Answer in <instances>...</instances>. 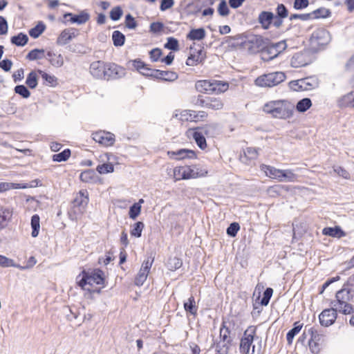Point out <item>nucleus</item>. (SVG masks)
<instances>
[{"label":"nucleus","instance_id":"a211bd4d","mask_svg":"<svg viewBox=\"0 0 354 354\" xmlns=\"http://www.w3.org/2000/svg\"><path fill=\"white\" fill-rule=\"evenodd\" d=\"M106 63L102 61L93 62L90 65V73L96 79H104L105 75Z\"/></svg>","mask_w":354,"mask_h":354},{"label":"nucleus","instance_id":"2eb2a0df","mask_svg":"<svg viewBox=\"0 0 354 354\" xmlns=\"http://www.w3.org/2000/svg\"><path fill=\"white\" fill-rule=\"evenodd\" d=\"M176 118L179 116L181 121H196L199 119H203L207 116L205 111H196L193 110H183L180 114H176Z\"/></svg>","mask_w":354,"mask_h":354},{"label":"nucleus","instance_id":"f3484780","mask_svg":"<svg viewBox=\"0 0 354 354\" xmlns=\"http://www.w3.org/2000/svg\"><path fill=\"white\" fill-rule=\"evenodd\" d=\"M274 19V14L271 11H261L258 16V23L263 30H268Z\"/></svg>","mask_w":354,"mask_h":354},{"label":"nucleus","instance_id":"de8ad7c7","mask_svg":"<svg viewBox=\"0 0 354 354\" xmlns=\"http://www.w3.org/2000/svg\"><path fill=\"white\" fill-rule=\"evenodd\" d=\"M12 216V212L8 208L0 209V230L7 225L8 220Z\"/></svg>","mask_w":354,"mask_h":354},{"label":"nucleus","instance_id":"0e129e2a","mask_svg":"<svg viewBox=\"0 0 354 354\" xmlns=\"http://www.w3.org/2000/svg\"><path fill=\"white\" fill-rule=\"evenodd\" d=\"M217 11L221 17H226L230 13V9L225 0H221L218 3Z\"/></svg>","mask_w":354,"mask_h":354},{"label":"nucleus","instance_id":"e2e57ef3","mask_svg":"<svg viewBox=\"0 0 354 354\" xmlns=\"http://www.w3.org/2000/svg\"><path fill=\"white\" fill-rule=\"evenodd\" d=\"M240 230V225L236 222L230 224L226 230L227 234L230 237H235Z\"/></svg>","mask_w":354,"mask_h":354},{"label":"nucleus","instance_id":"e433bc0d","mask_svg":"<svg viewBox=\"0 0 354 354\" xmlns=\"http://www.w3.org/2000/svg\"><path fill=\"white\" fill-rule=\"evenodd\" d=\"M46 25L43 21H39L37 25L28 31L29 35L34 38H38L46 30Z\"/></svg>","mask_w":354,"mask_h":354},{"label":"nucleus","instance_id":"f704fd0d","mask_svg":"<svg viewBox=\"0 0 354 354\" xmlns=\"http://www.w3.org/2000/svg\"><path fill=\"white\" fill-rule=\"evenodd\" d=\"M84 209L83 207L72 204L71 207L68 212V218L73 221H77L84 213Z\"/></svg>","mask_w":354,"mask_h":354},{"label":"nucleus","instance_id":"473e14b6","mask_svg":"<svg viewBox=\"0 0 354 354\" xmlns=\"http://www.w3.org/2000/svg\"><path fill=\"white\" fill-rule=\"evenodd\" d=\"M28 41V37L24 32H19L10 38V42L17 46L23 47L27 44Z\"/></svg>","mask_w":354,"mask_h":354},{"label":"nucleus","instance_id":"bb28decb","mask_svg":"<svg viewBox=\"0 0 354 354\" xmlns=\"http://www.w3.org/2000/svg\"><path fill=\"white\" fill-rule=\"evenodd\" d=\"M206 32L203 28H192L187 35V39L192 41H201L205 37Z\"/></svg>","mask_w":354,"mask_h":354},{"label":"nucleus","instance_id":"58836bf2","mask_svg":"<svg viewBox=\"0 0 354 354\" xmlns=\"http://www.w3.org/2000/svg\"><path fill=\"white\" fill-rule=\"evenodd\" d=\"M30 225L32 228L31 236L36 238L39 235L40 229V217L38 214H35L32 216Z\"/></svg>","mask_w":354,"mask_h":354},{"label":"nucleus","instance_id":"0eeeda50","mask_svg":"<svg viewBox=\"0 0 354 354\" xmlns=\"http://www.w3.org/2000/svg\"><path fill=\"white\" fill-rule=\"evenodd\" d=\"M146 77L156 79L165 82H173L178 79V75L176 72L170 71H161L149 68Z\"/></svg>","mask_w":354,"mask_h":354},{"label":"nucleus","instance_id":"9b49d317","mask_svg":"<svg viewBox=\"0 0 354 354\" xmlns=\"http://www.w3.org/2000/svg\"><path fill=\"white\" fill-rule=\"evenodd\" d=\"M337 308L334 306L324 309L319 315L321 326L328 327L333 324L337 317Z\"/></svg>","mask_w":354,"mask_h":354},{"label":"nucleus","instance_id":"393cba45","mask_svg":"<svg viewBox=\"0 0 354 354\" xmlns=\"http://www.w3.org/2000/svg\"><path fill=\"white\" fill-rule=\"evenodd\" d=\"M46 59L54 67L59 68L64 64V59L62 55L61 54L56 55L52 50L47 51Z\"/></svg>","mask_w":354,"mask_h":354},{"label":"nucleus","instance_id":"69168bd1","mask_svg":"<svg viewBox=\"0 0 354 354\" xmlns=\"http://www.w3.org/2000/svg\"><path fill=\"white\" fill-rule=\"evenodd\" d=\"M124 23L126 28L128 29H135L138 26V23L135 18L129 13L126 15Z\"/></svg>","mask_w":354,"mask_h":354},{"label":"nucleus","instance_id":"4be33fe9","mask_svg":"<svg viewBox=\"0 0 354 354\" xmlns=\"http://www.w3.org/2000/svg\"><path fill=\"white\" fill-rule=\"evenodd\" d=\"M168 153L175 156L174 158L176 160L196 158V152L192 149H180L175 151H169Z\"/></svg>","mask_w":354,"mask_h":354},{"label":"nucleus","instance_id":"20e7f679","mask_svg":"<svg viewBox=\"0 0 354 354\" xmlns=\"http://www.w3.org/2000/svg\"><path fill=\"white\" fill-rule=\"evenodd\" d=\"M207 174L205 169L198 168L196 165L176 167L174 175L176 180H188L203 177Z\"/></svg>","mask_w":354,"mask_h":354},{"label":"nucleus","instance_id":"5fc2aeb1","mask_svg":"<svg viewBox=\"0 0 354 354\" xmlns=\"http://www.w3.org/2000/svg\"><path fill=\"white\" fill-rule=\"evenodd\" d=\"M273 294V289L272 288H267L263 294V297L261 299L260 302L258 303V305H261L266 306L268 305L270 300Z\"/></svg>","mask_w":354,"mask_h":354},{"label":"nucleus","instance_id":"412c9836","mask_svg":"<svg viewBox=\"0 0 354 354\" xmlns=\"http://www.w3.org/2000/svg\"><path fill=\"white\" fill-rule=\"evenodd\" d=\"M127 67L130 70L138 71L144 76H146L147 69H149L147 65L139 58L128 61L127 63Z\"/></svg>","mask_w":354,"mask_h":354},{"label":"nucleus","instance_id":"864d4df0","mask_svg":"<svg viewBox=\"0 0 354 354\" xmlns=\"http://www.w3.org/2000/svg\"><path fill=\"white\" fill-rule=\"evenodd\" d=\"M167 40V42L164 44L165 48L173 51H178L179 50V43L177 39L173 37H169Z\"/></svg>","mask_w":354,"mask_h":354},{"label":"nucleus","instance_id":"7c9ffc66","mask_svg":"<svg viewBox=\"0 0 354 354\" xmlns=\"http://www.w3.org/2000/svg\"><path fill=\"white\" fill-rule=\"evenodd\" d=\"M303 327V324L300 322H295L293 324V327L287 333L286 340L288 344H291L294 339V337L300 332Z\"/></svg>","mask_w":354,"mask_h":354},{"label":"nucleus","instance_id":"7ed1b4c3","mask_svg":"<svg viewBox=\"0 0 354 354\" xmlns=\"http://www.w3.org/2000/svg\"><path fill=\"white\" fill-rule=\"evenodd\" d=\"M241 39H245L241 42V46L246 49L250 54H256L265 48V44L268 43L269 39L264 38L259 35L243 34L239 36Z\"/></svg>","mask_w":354,"mask_h":354},{"label":"nucleus","instance_id":"09e8293b","mask_svg":"<svg viewBox=\"0 0 354 354\" xmlns=\"http://www.w3.org/2000/svg\"><path fill=\"white\" fill-rule=\"evenodd\" d=\"M38 73L41 75L42 79L46 82L47 85L55 86L57 84V78L55 75H50L41 70H38Z\"/></svg>","mask_w":354,"mask_h":354},{"label":"nucleus","instance_id":"6e6552de","mask_svg":"<svg viewBox=\"0 0 354 354\" xmlns=\"http://www.w3.org/2000/svg\"><path fill=\"white\" fill-rule=\"evenodd\" d=\"M330 41V32L325 28H318L314 30L310 38V44L317 47L325 46L328 44Z\"/></svg>","mask_w":354,"mask_h":354},{"label":"nucleus","instance_id":"5701e85b","mask_svg":"<svg viewBox=\"0 0 354 354\" xmlns=\"http://www.w3.org/2000/svg\"><path fill=\"white\" fill-rule=\"evenodd\" d=\"M337 106L339 108L351 107L354 108V91L343 95L337 101Z\"/></svg>","mask_w":354,"mask_h":354},{"label":"nucleus","instance_id":"6e6d98bb","mask_svg":"<svg viewBox=\"0 0 354 354\" xmlns=\"http://www.w3.org/2000/svg\"><path fill=\"white\" fill-rule=\"evenodd\" d=\"M225 322L223 321L220 328V338L221 340H222L223 342L228 341L229 339H232L230 337V329L225 325Z\"/></svg>","mask_w":354,"mask_h":354},{"label":"nucleus","instance_id":"4468645a","mask_svg":"<svg viewBox=\"0 0 354 354\" xmlns=\"http://www.w3.org/2000/svg\"><path fill=\"white\" fill-rule=\"evenodd\" d=\"M293 85H299V89L310 91L319 86V80L315 76H310L297 80L291 81Z\"/></svg>","mask_w":354,"mask_h":354},{"label":"nucleus","instance_id":"aec40b11","mask_svg":"<svg viewBox=\"0 0 354 354\" xmlns=\"http://www.w3.org/2000/svg\"><path fill=\"white\" fill-rule=\"evenodd\" d=\"M306 53L299 52L292 57L290 64L294 68H299L308 65L310 62V58L306 57Z\"/></svg>","mask_w":354,"mask_h":354},{"label":"nucleus","instance_id":"c03bdc74","mask_svg":"<svg viewBox=\"0 0 354 354\" xmlns=\"http://www.w3.org/2000/svg\"><path fill=\"white\" fill-rule=\"evenodd\" d=\"M71 155V151L70 149H65L62 152L53 154L52 160L54 162H61L66 161Z\"/></svg>","mask_w":354,"mask_h":354},{"label":"nucleus","instance_id":"c85d7f7f","mask_svg":"<svg viewBox=\"0 0 354 354\" xmlns=\"http://www.w3.org/2000/svg\"><path fill=\"white\" fill-rule=\"evenodd\" d=\"M195 88L201 93H212V80H198L195 84Z\"/></svg>","mask_w":354,"mask_h":354},{"label":"nucleus","instance_id":"13d9d810","mask_svg":"<svg viewBox=\"0 0 354 354\" xmlns=\"http://www.w3.org/2000/svg\"><path fill=\"white\" fill-rule=\"evenodd\" d=\"M0 266L3 268H9V267H13V268H19L20 267L19 265L16 264L14 261V260L9 259L3 255L0 254Z\"/></svg>","mask_w":354,"mask_h":354},{"label":"nucleus","instance_id":"6ab92c4d","mask_svg":"<svg viewBox=\"0 0 354 354\" xmlns=\"http://www.w3.org/2000/svg\"><path fill=\"white\" fill-rule=\"evenodd\" d=\"M187 133L189 136H191L192 137L201 149L204 150L207 147V142L205 136L197 127L189 129Z\"/></svg>","mask_w":354,"mask_h":354},{"label":"nucleus","instance_id":"2f4dec72","mask_svg":"<svg viewBox=\"0 0 354 354\" xmlns=\"http://www.w3.org/2000/svg\"><path fill=\"white\" fill-rule=\"evenodd\" d=\"M183 306L187 313H189L190 315L194 316L197 315L198 306L196 305L194 296H190L187 301L184 302Z\"/></svg>","mask_w":354,"mask_h":354},{"label":"nucleus","instance_id":"338daca9","mask_svg":"<svg viewBox=\"0 0 354 354\" xmlns=\"http://www.w3.org/2000/svg\"><path fill=\"white\" fill-rule=\"evenodd\" d=\"M278 18H286L288 16V10L286 6L283 3H279L276 8V15Z\"/></svg>","mask_w":354,"mask_h":354},{"label":"nucleus","instance_id":"b1692460","mask_svg":"<svg viewBox=\"0 0 354 354\" xmlns=\"http://www.w3.org/2000/svg\"><path fill=\"white\" fill-rule=\"evenodd\" d=\"M322 234L326 236L335 238H342L346 236L345 232L340 226L338 225L324 227L322 230Z\"/></svg>","mask_w":354,"mask_h":354},{"label":"nucleus","instance_id":"603ef678","mask_svg":"<svg viewBox=\"0 0 354 354\" xmlns=\"http://www.w3.org/2000/svg\"><path fill=\"white\" fill-rule=\"evenodd\" d=\"M28 87L26 86L24 84H19L15 86L14 88V91L16 94L21 96L23 98L27 99L30 96V91L28 88Z\"/></svg>","mask_w":354,"mask_h":354},{"label":"nucleus","instance_id":"c756f323","mask_svg":"<svg viewBox=\"0 0 354 354\" xmlns=\"http://www.w3.org/2000/svg\"><path fill=\"white\" fill-rule=\"evenodd\" d=\"M98 176L93 169H86L80 174V179L84 183H95Z\"/></svg>","mask_w":354,"mask_h":354},{"label":"nucleus","instance_id":"a18cd8bd","mask_svg":"<svg viewBox=\"0 0 354 354\" xmlns=\"http://www.w3.org/2000/svg\"><path fill=\"white\" fill-rule=\"evenodd\" d=\"M145 228V224L142 221H137L132 226L130 230V234L131 236L140 238L142 236V232Z\"/></svg>","mask_w":354,"mask_h":354},{"label":"nucleus","instance_id":"8fccbe9b","mask_svg":"<svg viewBox=\"0 0 354 354\" xmlns=\"http://www.w3.org/2000/svg\"><path fill=\"white\" fill-rule=\"evenodd\" d=\"M183 265V261L177 257H169L167 261V267L169 270L174 271L179 269Z\"/></svg>","mask_w":354,"mask_h":354},{"label":"nucleus","instance_id":"ea45409f","mask_svg":"<svg viewBox=\"0 0 354 354\" xmlns=\"http://www.w3.org/2000/svg\"><path fill=\"white\" fill-rule=\"evenodd\" d=\"M312 106V101L308 97H304L299 100L295 106L299 113H304L308 111Z\"/></svg>","mask_w":354,"mask_h":354},{"label":"nucleus","instance_id":"79ce46f5","mask_svg":"<svg viewBox=\"0 0 354 354\" xmlns=\"http://www.w3.org/2000/svg\"><path fill=\"white\" fill-rule=\"evenodd\" d=\"M26 84L30 89H34L37 86L38 76L36 71H32L27 75Z\"/></svg>","mask_w":354,"mask_h":354},{"label":"nucleus","instance_id":"c9c22d12","mask_svg":"<svg viewBox=\"0 0 354 354\" xmlns=\"http://www.w3.org/2000/svg\"><path fill=\"white\" fill-rule=\"evenodd\" d=\"M311 19H326L331 16V11L324 7L319 8L310 13Z\"/></svg>","mask_w":354,"mask_h":354},{"label":"nucleus","instance_id":"4c0bfd02","mask_svg":"<svg viewBox=\"0 0 354 354\" xmlns=\"http://www.w3.org/2000/svg\"><path fill=\"white\" fill-rule=\"evenodd\" d=\"M279 176L278 180L280 182H294L297 178L290 169H280Z\"/></svg>","mask_w":354,"mask_h":354},{"label":"nucleus","instance_id":"bf43d9fd","mask_svg":"<svg viewBox=\"0 0 354 354\" xmlns=\"http://www.w3.org/2000/svg\"><path fill=\"white\" fill-rule=\"evenodd\" d=\"M205 59V57H197L196 55L190 54L186 60V65L189 66H194L198 64L203 63Z\"/></svg>","mask_w":354,"mask_h":354},{"label":"nucleus","instance_id":"a878e982","mask_svg":"<svg viewBox=\"0 0 354 354\" xmlns=\"http://www.w3.org/2000/svg\"><path fill=\"white\" fill-rule=\"evenodd\" d=\"M204 136L213 138L218 133V125L216 123L206 124L203 127H197Z\"/></svg>","mask_w":354,"mask_h":354},{"label":"nucleus","instance_id":"ddd939ff","mask_svg":"<svg viewBox=\"0 0 354 354\" xmlns=\"http://www.w3.org/2000/svg\"><path fill=\"white\" fill-rule=\"evenodd\" d=\"M125 75V69L114 63H106L104 80H116Z\"/></svg>","mask_w":354,"mask_h":354},{"label":"nucleus","instance_id":"3c124183","mask_svg":"<svg viewBox=\"0 0 354 354\" xmlns=\"http://www.w3.org/2000/svg\"><path fill=\"white\" fill-rule=\"evenodd\" d=\"M96 171L100 174H105L114 171V165L111 162H105L97 165Z\"/></svg>","mask_w":354,"mask_h":354},{"label":"nucleus","instance_id":"774afa93","mask_svg":"<svg viewBox=\"0 0 354 354\" xmlns=\"http://www.w3.org/2000/svg\"><path fill=\"white\" fill-rule=\"evenodd\" d=\"M70 52L79 54H84L86 51L83 50L84 46L80 44H73L66 47Z\"/></svg>","mask_w":354,"mask_h":354},{"label":"nucleus","instance_id":"680f3d73","mask_svg":"<svg viewBox=\"0 0 354 354\" xmlns=\"http://www.w3.org/2000/svg\"><path fill=\"white\" fill-rule=\"evenodd\" d=\"M141 212V207L138 204H133L129 210V216L132 220H136Z\"/></svg>","mask_w":354,"mask_h":354},{"label":"nucleus","instance_id":"f03ea898","mask_svg":"<svg viewBox=\"0 0 354 354\" xmlns=\"http://www.w3.org/2000/svg\"><path fill=\"white\" fill-rule=\"evenodd\" d=\"M104 273L100 268L93 269L91 272L83 270L76 277V283L82 289H85L87 285L92 286L94 283L104 285Z\"/></svg>","mask_w":354,"mask_h":354},{"label":"nucleus","instance_id":"cd10ccee","mask_svg":"<svg viewBox=\"0 0 354 354\" xmlns=\"http://www.w3.org/2000/svg\"><path fill=\"white\" fill-rule=\"evenodd\" d=\"M232 343V339H229L228 341L225 342L220 340L218 342H214L212 346L216 347V351L217 354H227Z\"/></svg>","mask_w":354,"mask_h":354},{"label":"nucleus","instance_id":"49530a36","mask_svg":"<svg viewBox=\"0 0 354 354\" xmlns=\"http://www.w3.org/2000/svg\"><path fill=\"white\" fill-rule=\"evenodd\" d=\"M223 107V102L219 97H208L207 108L213 110H220Z\"/></svg>","mask_w":354,"mask_h":354},{"label":"nucleus","instance_id":"f257e3e1","mask_svg":"<svg viewBox=\"0 0 354 354\" xmlns=\"http://www.w3.org/2000/svg\"><path fill=\"white\" fill-rule=\"evenodd\" d=\"M295 105L287 100H271L266 102L263 111L274 118L286 120L293 115Z\"/></svg>","mask_w":354,"mask_h":354},{"label":"nucleus","instance_id":"052dcab7","mask_svg":"<svg viewBox=\"0 0 354 354\" xmlns=\"http://www.w3.org/2000/svg\"><path fill=\"white\" fill-rule=\"evenodd\" d=\"M265 172L266 176H268L270 178L277 179L279 178L280 169H276L274 167L270 166V165H265Z\"/></svg>","mask_w":354,"mask_h":354},{"label":"nucleus","instance_id":"1a4fd4ad","mask_svg":"<svg viewBox=\"0 0 354 354\" xmlns=\"http://www.w3.org/2000/svg\"><path fill=\"white\" fill-rule=\"evenodd\" d=\"M89 19V13L86 10H84L78 15H75L72 12H65L63 15V20H62V22L65 25H67L68 23L82 25L88 21Z\"/></svg>","mask_w":354,"mask_h":354},{"label":"nucleus","instance_id":"39448f33","mask_svg":"<svg viewBox=\"0 0 354 354\" xmlns=\"http://www.w3.org/2000/svg\"><path fill=\"white\" fill-rule=\"evenodd\" d=\"M286 78L285 73L275 71L259 76L254 80V84L260 87H273L283 82Z\"/></svg>","mask_w":354,"mask_h":354},{"label":"nucleus","instance_id":"37998d69","mask_svg":"<svg viewBox=\"0 0 354 354\" xmlns=\"http://www.w3.org/2000/svg\"><path fill=\"white\" fill-rule=\"evenodd\" d=\"M112 41L114 46H122L125 42V35L119 30H115L112 33Z\"/></svg>","mask_w":354,"mask_h":354},{"label":"nucleus","instance_id":"4d7b16f0","mask_svg":"<svg viewBox=\"0 0 354 354\" xmlns=\"http://www.w3.org/2000/svg\"><path fill=\"white\" fill-rule=\"evenodd\" d=\"M123 15V10L120 6H115L111 9L109 17L112 21H117L120 19Z\"/></svg>","mask_w":354,"mask_h":354},{"label":"nucleus","instance_id":"dca6fc26","mask_svg":"<svg viewBox=\"0 0 354 354\" xmlns=\"http://www.w3.org/2000/svg\"><path fill=\"white\" fill-rule=\"evenodd\" d=\"M77 36V29L75 28H66L59 35L56 40V44L58 46H65Z\"/></svg>","mask_w":354,"mask_h":354},{"label":"nucleus","instance_id":"9d476101","mask_svg":"<svg viewBox=\"0 0 354 354\" xmlns=\"http://www.w3.org/2000/svg\"><path fill=\"white\" fill-rule=\"evenodd\" d=\"M353 291L351 288H348L346 285L344 284L342 288L336 292V299L330 302V305L333 306H339L342 308L343 304L348 302L353 299L354 297Z\"/></svg>","mask_w":354,"mask_h":354},{"label":"nucleus","instance_id":"f8f14e48","mask_svg":"<svg viewBox=\"0 0 354 354\" xmlns=\"http://www.w3.org/2000/svg\"><path fill=\"white\" fill-rule=\"evenodd\" d=\"M92 138L104 147L113 146L115 140L113 133L102 131L93 133Z\"/></svg>","mask_w":354,"mask_h":354},{"label":"nucleus","instance_id":"a19ab883","mask_svg":"<svg viewBox=\"0 0 354 354\" xmlns=\"http://www.w3.org/2000/svg\"><path fill=\"white\" fill-rule=\"evenodd\" d=\"M229 84L227 82L212 80V93H221L228 89Z\"/></svg>","mask_w":354,"mask_h":354},{"label":"nucleus","instance_id":"423d86ee","mask_svg":"<svg viewBox=\"0 0 354 354\" xmlns=\"http://www.w3.org/2000/svg\"><path fill=\"white\" fill-rule=\"evenodd\" d=\"M256 327L250 326L244 331L240 339L239 351L242 354H254L255 345L253 344L256 335Z\"/></svg>","mask_w":354,"mask_h":354},{"label":"nucleus","instance_id":"72a5a7b5","mask_svg":"<svg viewBox=\"0 0 354 354\" xmlns=\"http://www.w3.org/2000/svg\"><path fill=\"white\" fill-rule=\"evenodd\" d=\"M26 58L30 61L46 58L45 50L43 48H34L26 55Z\"/></svg>","mask_w":354,"mask_h":354}]
</instances>
